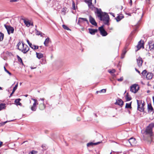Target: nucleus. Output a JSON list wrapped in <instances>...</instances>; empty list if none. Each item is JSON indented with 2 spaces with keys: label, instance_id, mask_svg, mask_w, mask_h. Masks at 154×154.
<instances>
[{
  "label": "nucleus",
  "instance_id": "f257e3e1",
  "mask_svg": "<svg viewBox=\"0 0 154 154\" xmlns=\"http://www.w3.org/2000/svg\"><path fill=\"white\" fill-rule=\"evenodd\" d=\"M97 16L100 18V20L103 21L104 24L109 25V17L108 14L106 13H103L100 9L97 8Z\"/></svg>",
  "mask_w": 154,
  "mask_h": 154
},
{
  "label": "nucleus",
  "instance_id": "f03ea898",
  "mask_svg": "<svg viewBox=\"0 0 154 154\" xmlns=\"http://www.w3.org/2000/svg\"><path fill=\"white\" fill-rule=\"evenodd\" d=\"M17 47L18 49L23 54H26L29 50V47L26 45L23 42L21 43L20 42L17 44Z\"/></svg>",
  "mask_w": 154,
  "mask_h": 154
},
{
  "label": "nucleus",
  "instance_id": "7ed1b4c3",
  "mask_svg": "<svg viewBox=\"0 0 154 154\" xmlns=\"http://www.w3.org/2000/svg\"><path fill=\"white\" fill-rule=\"evenodd\" d=\"M154 127V123H150L146 128L145 131L146 134L149 135V140L148 142L149 143H151L152 140L151 137L152 135V129Z\"/></svg>",
  "mask_w": 154,
  "mask_h": 154
},
{
  "label": "nucleus",
  "instance_id": "20e7f679",
  "mask_svg": "<svg viewBox=\"0 0 154 154\" xmlns=\"http://www.w3.org/2000/svg\"><path fill=\"white\" fill-rule=\"evenodd\" d=\"M139 86L137 84H134L130 87V91L134 93H136L139 90Z\"/></svg>",
  "mask_w": 154,
  "mask_h": 154
},
{
  "label": "nucleus",
  "instance_id": "39448f33",
  "mask_svg": "<svg viewBox=\"0 0 154 154\" xmlns=\"http://www.w3.org/2000/svg\"><path fill=\"white\" fill-rule=\"evenodd\" d=\"M137 102L138 110L141 112H143L144 110V106L145 105L144 102L143 103H142V101H141L140 103L139 102L138 100H137Z\"/></svg>",
  "mask_w": 154,
  "mask_h": 154
},
{
  "label": "nucleus",
  "instance_id": "423d86ee",
  "mask_svg": "<svg viewBox=\"0 0 154 154\" xmlns=\"http://www.w3.org/2000/svg\"><path fill=\"white\" fill-rule=\"evenodd\" d=\"M149 51L151 53L154 54V42L150 41L149 42Z\"/></svg>",
  "mask_w": 154,
  "mask_h": 154
},
{
  "label": "nucleus",
  "instance_id": "0eeeda50",
  "mask_svg": "<svg viewBox=\"0 0 154 154\" xmlns=\"http://www.w3.org/2000/svg\"><path fill=\"white\" fill-rule=\"evenodd\" d=\"M103 26H102L99 28V30L100 31V34L103 36H106L108 34L107 33L103 28Z\"/></svg>",
  "mask_w": 154,
  "mask_h": 154
},
{
  "label": "nucleus",
  "instance_id": "6e6552de",
  "mask_svg": "<svg viewBox=\"0 0 154 154\" xmlns=\"http://www.w3.org/2000/svg\"><path fill=\"white\" fill-rule=\"evenodd\" d=\"M9 35L11 33H13L14 31V29L13 27L10 26L6 25L5 24L4 25Z\"/></svg>",
  "mask_w": 154,
  "mask_h": 154
},
{
  "label": "nucleus",
  "instance_id": "1a4fd4ad",
  "mask_svg": "<svg viewBox=\"0 0 154 154\" xmlns=\"http://www.w3.org/2000/svg\"><path fill=\"white\" fill-rule=\"evenodd\" d=\"M85 2L87 3L88 6L89 8L93 10L94 8V6L92 4V0H85Z\"/></svg>",
  "mask_w": 154,
  "mask_h": 154
},
{
  "label": "nucleus",
  "instance_id": "9d476101",
  "mask_svg": "<svg viewBox=\"0 0 154 154\" xmlns=\"http://www.w3.org/2000/svg\"><path fill=\"white\" fill-rule=\"evenodd\" d=\"M129 44H127L123 50L122 51V53L121 54V58L122 59L124 58L125 55L128 50V46Z\"/></svg>",
  "mask_w": 154,
  "mask_h": 154
},
{
  "label": "nucleus",
  "instance_id": "9b49d317",
  "mask_svg": "<svg viewBox=\"0 0 154 154\" xmlns=\"http://www.w3.org/2000/svg\"><path fill=\"white\" fill-rule=\"evenodd\" d=\"M128 142L132 146H134L136 145L137 141L135 138L131 137L128 140Z\"/></svg>",
  "mask_w": 154,
  "mask_h": 154
},
{
  "label": "nucleus",
  "instance_id": "f8f14e48",
  "mask_svg": "<svg viewBox=\"0 0 154 154\" xmlns=\"http://www.w3.org/2000/svg\"><path fill=\"white\" fill-rule=\"evenodd\" d=\"M89 21L90 23L93 25L94 26H97V23L95 21L94 19L90 15L89 17Z\"/></svg>",
  "mask_w": 154,
  "mask_h": 154
},
{
  "label": "nucleus",
  "instance_id": "ddd939ff",
  "mask_svg": "<svg viewBox=\"0 0 154 154\" xmlns=\"http://www.w3.org/2000/svg\"><path fill=\"white\" fill-rule=\"evenodd\" d=\"M137 65L139 67H140L142 66L143 62L142 58L140 57L137 59Z\"/></svg>",
  "mask_w": 154,
  "mask_h": 154
},
{
  "label": "nucleus",
  "instance_id": "4468645a",
  "mask_svg": "<svg viewBox=\"0 0 154 154\" xmlns=\"http://www.w3.org/2000/svg\"><path fill=\"white\" fill-rule=\"evenodd\" d=\"M89 33L92 35H94L95 34V33L97 32L98 30L97 29H92L89 28L88 29Z\"/></svg>",
  "mask_w": 154,
  "mask_h": 154
},
{
  "label": "nucleus",
  "instance_id": "2eb2a0df",
  "mask_svg": "<svg viewBox=\"0 0 154 154\" xmlns=\"http://www.w3.org/2000/svg\"><path fill=\"white\" fill-rule=\"evenodd\" d=\"M123 101L120 99L117 100L116 102L115 103V104H117L120 106H122L123 105Z\"/></svg>",
  "mask_w": 154,
  "mask_h": 154
},
{
  "label": "nucleus",
  "instance_id": "dca6fc26",
  "mask_svg": "<svg viewBox=\"0 0 154 154\" xmlns=\"http://www.w3.org/2000/svg\"><path fill=\"white\" fill-rule=\"evenodd\" d=\"M147 108L149 112H153L154 109L151 103L148 104Z\"/></svg>",
  "mask_w": 154,
  "mask_h": 154
},
{
  "label": "nucleus",
  "instance_id": "f3484780",
  "mask_svg": "<svg viewBox=\"0 0 154 154\" xmlns=\"http://www.w3.org/2000/svg\"><path fill=\"white\" fill-rule=\"evenodd\" d=\"M101 143L100 142H99L97 143H93L92 142H91L88 143L87 144V146L88 147H90V146H93V145H98Z\"/></svg>",
  "mask_w": 154,
  "mask_h": 154
},
{
  "label": "nucleus",
  "instance_id": "a211bd4d",
  "mask_svg": "<svg viewBox=\"0 0 154 154\" xmlns=\"http://www.w3.org/2000/svg\"><path fill=\"white\" fill-rule=\"evenodd\" d=\"M124 18V16L122 14L118 15L116 18H115L116 21L118 22L120 21L121 20Z\"/></svg>",
  "mask_w": 154,
  "mask_h": 154
},
{
  "label": "nucleus",
  "instance_id": "6ab92c4d",
  "mask_svg": "<svg viewBox=\"0 0 154 154\" xmlns=\"http://www.w3.org/2000/svg\"><path fill=\"white\" fill-rule=\"evenodd\" d=\"M39 109L41 110H43L45 108V106L43 102H42L41 103L39 104Z\"/></svg>",
  "mask_w": 154,
  "mask_h": 154
},
{
  "label": "nucleus",
  "instance_id": "aec40b11",
  "mask_svg": "<svg viewBox=\"0 0 154 154\" xmlns=\"http://www.w3.org/2000/svg\"><path fill=\"white\" fill-rule=\"evenodd\" d=\"M137 47L138 48V50H139L142 47L143 48V43H141V41H140L138 42V44L137 45Z\"/></svg>",
  "mask_w": 154,
  "mask_h": 154
},
{
  "label": "nucleus",
  "instance_id": "412c9836",
  "mask_svg": "<svg viewBox=\"0 0 154 154\" xmlns=\"http://www.w3.org/2000/svg\"><path fill=\"white\" fill-rule=\"evenodd\" d=\"M152 74L151 73L148 72L147 73L146 78L147 79H152Z\"/></svg>",
  "mask_w": 154,
  "mask_h": 154
},
{
  "label": "nucleus",
  "instance_id": "4be33fe9",
  "mask_svg": "<svg viewBox=\"0 0 154 154\" xmlns=\"http://www.w3.org/2000/svg\"><path fill=\"white\" fill-rule=\"evenodd\" d=\"M49 41H50V38L49 37L47 38H46L45 39V40L44 43V44L45 46L47 47L48 46V43H49Z\"/></svg>",
  "mask_w": 154,
  "mask_h": 154
},
{
  "label": "nucleus",
  "instance_id": "5701e85b",
  "mask_svg": "<svg viewBox=\"0 0 154 154\" xmlns=\"http://www.w3.org/2000/svg\"><path fill=\"white\" fill-rule=\"evenodd\" d=\"M36 55L37 57L39 59H40L43 57V54L41 53L36 52Z\"/></svg>",
  "mask_w": 154,
  "mask_h": 154
},
{
  "label": "nucleus",
  "instance_id": "b1692460",
  "mask_svg": "<svg viewBox=\"0 0 154 154\" xmlns=\"http://www.w3.org/2000/svg\"><path fill=\"white\" fill-rule=\"evenodd\" d=\"M16 119H12L11 120H9L7 121H6L4 122H1L0 123V124L1 125H5L7 122L13 121Z\"/></svg>",
  "mask_w": 154,
  "mask_h": 154
},
{
  "label": "nucleus",
  "instance_id": "393cba45",
  "mask_svg": "<svg viewBox=\"0 0 154 154\" xmlns=\"http://www.w3.org/2000/svg\"><path fill=\"white\" fill-rule=\"evenodd\" d=\"M36 105L35 104V103H33L32 106L31 108V109L32 111H35L36 110L37 108Z\"/></svg>",
  "mask_w": 154,
  "mask_h": 154
},
{
  "label": "nucleus",
  "instance_id": "a878e982",
  "mask_svg": "<svg viewBox=\"0 0 154 154\" xmlns=\"http://www.w3.org/2000/svg\"><path fill=\"white\" fill-rule=\"evenodd\" d=\"M23 20L24 23L26 26H27V27H29V26H30V23L29 22V21H26L25 19H23Z\"/></svg>",
  "mask_w": 154,
  "mask_h": 154
},
{
  "label": "nucleus",
  "instance_id": "bb28decb",
  "mask_svg": "<svg viewBox=\"0 0 154 154\" xmlns=\"http://www.w3.org/2000/svg\"><path fill=\"white\" fill-rule=\"evenodd\" d=\"M125 97L127 101H129L131 99V97L129 96L128 93H127Z\"/></svg>",
  "mask_w": 154,
  "mask_h": 154
},
{
  "label": "nucleus",
  "instance_id": "cd10ccee",
  "mask_svg": "<svg viewBox=\"0 0 154 154\" xmlns=\"http://www.w3.org/2000/svg\"><path fill=\"white\" fill-rule=\"evenodd\" d=\"M5 104L4 103H2L0 104V110L2 109H5Z\"/></svg>",
  "mask_w": 154,
  "mask_h": 154
},
{
  "label": "nucleus",
  "instance_id": "c85d7f7f",
  "mask_svg": "<svg viewBox=\"0 0 154 154\" xmlns=\"http://www.w3.org/2000/svg\"><path fill=\"white\" fill-rule=\"evenodd\" d=\"M67 8L66 7H64L62 10V13L63 15H65L66 13Z\"/></svg>",
  "mask_w": 154,
  "mask_h": 154
},
{
  "label": "nucleus",
  "instance_id": "c756f323",
  "mask_svg": "<svg viewBox=\"0 0 154 154\" xmlns=\"http://www.w3.org/2000/svg\"><path fill=\"white\" fill-rule=\"evenodd\" d=\"M20 99H16L15 100V102L16 103L17 105H20L21 103L20 102Z\"/></svg>",
  "mask_w": 154,
  "mask_h": 154
},
{
  "label": "nucleus",
  "instance_id": "7c9ffc66",
  "mask_svg": "<svg viewBox=\"0 0 154 154\" xmlns=\"http://www.w3.org/2000/svg\"><path fill=\"white\" fill-rule=\"evenodd\" d=\"M31 48L34 50L37 49L38 48V46L34 45H32Z\"/></svg>",
  "mask_w": 154,
  "mask_h": 154
},
{
  "label": "nucleus",
  "instance_id": "2f4dec72",
  "mask_svg": "<svg viewBox=\"0 0 154 154\" xmlns=\"http://www.w3.org/2000/svg\"><path fill=\"white\" fill-rule=\"evenodd\" d=\"M4 37V34L2 32H0V41H1L3 40Z\"/></svg>",
  "mask_w": 154,
  "mask_h": 154
},
{
  "label": "nucleus",
  "instance_id": "473e14b6",
  "mask_svg": "<svg viewBox=\"0 0 154 154\" xmlns=\"http://www.w3.org/2000/svg\"><path fill=\"white\" fill-rule=\"evenodd\" d=\"M106 89H103L100 91H97L96 92V93L97 94H98V93H101V92H103V93H104L106 92Z\"/></svg>",
  "mask_w": 154,
  "mask_h": 154
},
{
  "label": "nucleus",
  "instance_id": "72a5a7b5",
  "mask_svg": "<svg viewBox=\"0 0 154 154\" xmlns=\"http://www.w3.org/2000/svg\"><path fill=\"white\" fill-rule=\"evenodd\" d=\"M125 108H131V103H126V104Z\"/></svg>",
  "mask_w": 154,
  "mask_h": 154
},
{
  "label": "nucleus",
  "instance_id": "f704fd0d",
  "mask_svg": "<svg viewBox=\"0 0 154 154\" xmlns=\"http://www.w3.org/2000/svg\"><path fill=\"white\" fill-rule=\"evenodd\" d=\"M62 27L64 29L69 30H71L70 29H69L66 25H62Z\"/></svg>",
  "mask_w": 154,
  "mask_h": 154
},
{
  "label": "nucleus",
  "instance_id": "c9c22d12",
  "mask_svg": "<svg viewBox=\"0 0 154 154\" xmlns=\"http://www.w3.org/2000/svg\"><path fill=\"white\" fill-rule=\"evenodd\" d=\"M79 19H80V20H83V21H86L87 22V23L88 24L89 23V22H88V20H87V19L86 18H81V17H79Z\"/></svg>",
  "mask_w": 154,
  "mask_h": 154
},
{
  "label": "nucleus",
  "instance_id": "e433bc0d",
  "mask_svg": "<svg viewBox=\"0 0 154 154\" xmlns=\"http://www.w3.org/2000/svg\"><path fill=\"white\" fill-rule=\"evenodd\" d=\"M147 72V71L146 70H144L142 71L141 74L143 76H145Z\"/></svg>",
  "mask_w": 154,
  "mask_h": 154
},
{
  "label": "nucleus",
  "instance_id": "4c0bfd02",
  "mask_svg": "<svg viewBox=\"0 0 154 154\" xmlns=\"http://www.w3.org/2000/svg\"><path fill=\"white\" fill-rule=\"evenodd\" d=\"M17 58L18 59V61L19 62H20L21 63H22L23 64V63L22 59L18 55L17 56Z\"/></svg>",
  "mask_w": 154,
  "mask_h": 154
},
{
  "label": "nucleus",
  "instance_id": "58836bf2",
  "mask_svg": "<svg viewBox=\"0 0 154 154\" xmlns=\"http://www.w3.org/2000/svg\"><path fill=\"white\" fill-rule=\"evenodd\" d=\"M18 84L17 83L13 89V92H15V90L17 89L18 87Z\"/></svg>",
  "mask_w": 154,
  "mask_h": 154
},
{
  "label": "nucleus",
  "instance_id": "ea45409f",
  "mask_svg": "<svg viewBox=\"0 0 154 154\" xmlns=\"http://www.w3.org/2000/svg\"><path fill=\"white\" fill-rule=\"evenodd\" d=\"M72 9L74 10H75L76 8L75 6V3L74 2H72Z\"/></svg>",
  "mask_w": 154,
  "mask_h": 154
},
{
  "label": "nucleus",
  "instance_id": "a19ab883",
  "mask_svg": "<svg viewBox=\"0 0 154 154\" xmlns=\"http://www.w3.org/2000/svg\"><path fill=\"white\" fill-rule=\"evenodd\" d=\"M4 69L5 71L6 72L8 73L10 75H11V73L8 70L5 66L4 67Z\"/></svg>",
  "mask_w": 154,
  "mask_h": 154
},
{
  "label": "nucleus",
  "instance_id": "79ce46f5",
  "mask_svg": "<svg viewBox=\"0 0 154 154\" xmlns=\"http://www.w3.org/2000/svg\"><path fill=\"white\" fill-rule=\"evenodd\" d=\"M116 72V70L115 69H113L112 70H109V72L110 73H114Z\"/></svg>",
  "mask_w": 154,
  "mask_h": 154
},
{
  "label": "nucleus",
  "instance_id": "37998d69",
  "mask_svg": "<svg viewBox=\"0 0 154 154\" xmlns=\"http://www.w3.org/2000/svg\"><path fill=\"white\" fill-rule=\"evenodd\" d=\"M123 80V77H121L120 79H117V80L119 82H122Z\"/></svg>",
  "mask_w": 154,
  "mask_h": 154
},
{
  "label": "nucleus",
  "instance_id": "c03bdc74",
  "mask_svg": "<svg viewBox=\"0 0 154 154\" xmlns=\"http://www.w3.org/2000/svg\"><path fill=\"white\" fill-rule=\"evenodd\" d=\"M76 119L77 121H79L81 120L82 118L80 116H79L77 117Z\"/></svg>",
  "mask_w": 154,
  "mask_h": 154
},
{
  "label": "nucleus",
  "instance_id": "a18cd8bd",
  "mask_svg": "<svg viewBox=\"0 0 154 154\" xmlns=\"http://www.w3.org/2000/svg\"><path fill=\"white\" fill-rule=\"evenodd\" d=\"M27 43H28V45H29V46L31 47V46L32 45V43H31L29 41V40H27Z\"/></svg>",
  "mask_w": 154,
  "mask_h": 154
},
{
  "label": "nucleus",
  "instance_id": "49530a36",
  "mask_svg": "<svg viewBox=\"0 0 154 154\" xmlns=\"http://www.w3.org/2000/svg\"><path fill=\"white\" fill-rule=\"evenodd\" d=\"M32 100L34 101V103H35V104H38V103H37V100H36L35 99H33Z\"/></svg>",
  "mask_w": 154,
  "mask_h": 154
},
{
  "label": "nucleus",
  "instance_id": "de8ad7c7",
  "mask_svg": "<svg viewBox=\"0 0 154 154\" xmlns=\"http://www.w3.org/2000/svg\"><path fill=\"white\" fill-rule=\"evenodd\" d=\"M82 22V20H81L79 19V18L78 20V22L77 23L78 24L80 25V23Z\"/></svg>",
  "mask_w": 154,
  "mask_h": 154
},
{
  "label": "nucleus",
  "instance_id": "09e8293b",
  "mask_svg": "<svg viewBox=\"0 0 154 154\" xmlns=\"http://www.w3.org/2000/svg\"><path fill=\"white\" fill-rule=\"evenodd\" d=\"M41 34H42V33H41L40 32L37 30V32H36V35H41Z\"/></svg>",
  "mask_w": 154,
  "mask_h": 154
},
{
  "label": "nucleus",
  "instance_id": "8fccbe9b",
  "mask_svg": "<svg viewBox=\"0 0 154 154\" xmlns=\"http://www.w3.org/2000/svg\"><path fill=\"white\" fill-rule=\"evenodd\" d=\"M18 0H11L10 1V2H16L18 1Z\"/></svg>",
  "mask_w": 154,
  "mask_h": 154
},
{
  "label": "nucleus",
  "instance_id": "3c124183",
  "mask_svg": "<svg viewBox=\"0 0 154 154\" xmlns=\"http://www.w3.org/2000/svg\"><path fill=\"white\" fill-rule=\"evenodd\" d=\"M109 14H111V15H112L113 17H115V14L114 13H112V12H110L109 13Z\"/></svg>",
  "mask_w": 154,
  "mask_h": 154
},
{
  "label": "nucleus",
  "instance_id": "603ef678",
  "mask_svg": "<svg viewBox=\"0 0 154 154\" xmlns=\"http://www.w3.org/2000/svg\"><path fill=\"white\" fill-rule=\"evenodd\" d=\"M135 70L137 72L140 74V72L139 71L138 69H137L136 68H135Z\"/></svg>",
  "mask_w": 154,
  "mask_h": 154
},
{
  "label": "nucleus",
  "instance_id": "864d4df0",
  "mask_svg": "<svg viewBox=\"0 0 154 154\" xmlns=\"http://www.w3.org/2000/svg\"><path fill=\"white\" fill-rule=\"evenodd\" d=\"M40 100H42V102H44V101L45 100V99L44 98H40Z\"/></svg>",
  "mask_w": 154,
  "mask_h": 154
},
{
  "label": "nucleus",
  "instance_id": "5fc2aeb1",
  "mask_svg": "<svg viewBox=\"0 0 154 154\" xmlns=\"http://www.w3.org/2000/svg\"><path fill=\"white\" fill-rule=\"evenodd\" d=\"M3 143V142L1 141L0 142V147H1Z\"/></svg>",
  "mask_w": 154,
  "mask_h": 154
},
{
  "label": "nucleus",
  "instance_id": "6e6d98bb",
  "mask_svg": "<svg viewBox=\"0 0 154 154\" xmlns=\"http://www.w3.org/2000/svg\"><path fill=\"white\" fill-rule=\"evenodd\" d=\"M14 92H13V91H12V92L10 94V96H11L14 93Z\"/></svg>",
  "mask_w": 154,
  "mask_h": 154
},
{
  "label": "nucleus",
  "instance_id": "4d7b16f0",
  "mask_svg": "<svg viewBox=\"0 0 154 154\" xmlns=\"http://www.w3.org/2000/svg\"><path fill=\"white\" fill-rule=\"evenodd\" d=\"M29 154H33V151L31 152H30Z\"/></svg>",
  "mask_w": 154,
  "mask_h": 154
},
{
  "label": "nucleus",
  "instance_id": "13d9d810",
  "mask_svg": "<svg viewBox=\"0 0 154 154\" xmlns=\"http://www.w3.org/2000/svg\"><path fill=\"white\" fill-rule=\"evenodd\" d=\"M127 14L130 16H131V14L130 13H128V14Z\"/></svg>",
  "mask_w": 154,
  "mask_h": 154
},
{
  "label": "nucleus",
  "instance_id": "bf43d9fd",
  "mask_svg": "<svg viewBox=\"0 0 154 154\" xmlns=\"http://www.w3.org/2000/svg\"><path fill=\"white\" fill-rule=\"evenodd\" d=\"M152 99L153 100V102L154 103V96L152 97Z\"/></svg>",
  "mask_w": 154,
  "mask_h": 154
},
{
  "label": "nucleus",
  "instance_id": "052dcab7",
  "mask_svg": "<svg viewBox=\"0 0 154 154\" xmlns=\"http://www.w3.org/2000/svg\"><path fill=\"white\" fill-rule=\"evenodd\" d=\"M132 0H130V3H131V5L132 4Z\"/></svg>",
  "mask_w": 154,
  "mask_h": 154
},
{
  "label": "nucleus",
  "instance_id": "680f3d73",
  "mask_svg": "<svg viewBox=\"0 0 154 154\" xmlns=\"http://www.w3.org/2000/svg\"><path fill=\"white\" fill-rule=\"evenodd\" d=\"M25 96L26 97H27L28 96V95L27 94H26L25 95Z\"/></svg>",
  "mask_w": 154,
  "mask_h": 154
},
{
  "label": "nucleus",
  "instance_id": "e2e57ef3",
  "mask_svg": "<svg viewBox=\"0 0 154 154\" xmlns=\"http://www.w3.org/2000/svg\"><path fill=\"white\" fill-rule=\"evenodd\" d=\"M44 147H45V146L44 145H42V148H44Z\"/></svg>",
  "mask_w": 154,
  "mask_h": 154
},
{
  "label": "nucleus",
  "instance_id": "0e129e2a",
  "mask_svg": "<svg viewBox=\"0 0 154 154\" xmlns=\"http://www.w3.org/2000/svg\"><path fill=\"white\" fill-rule=\"evenodd\" d=\"M53 55H52L51 56V59H52V58H53Z\"/></svg>",
  "mask_w": 154,
  "mask_h": 154
},
{
  "label": "nucleus",
  "instance_id": "69168bd1",
  "mask_svg": "<svg viewBox=\"0 0 154 154\" xmlns=\"http://www.w3.org/2000/svg\"><path fill=\"white\" fill-rule=\"evenodd\" d=\"M29 77H32V75H29Z\"/></svg>",
  "mask_w": 154,
  "mask_h": 154
},
{
  "label": "nucleus",
  "instance_id": "338daca9",
  "mask_svg": "<svg viewBox=\"0 0 154 154\" xmlns=\"http://www.w3.org/2000/svg\"><path fill=\"white\" fill-rule=\"evenodd\" d=\"M0 90H2V88H1V87H0Z\"/></svg>",
  "mask_w": 154,
  "mask_h": 154
},
{
  "label": "nucleus",
  "instance_id": "774afa93",
  "mask_svg": "<svg viewBox=\"0 0 154 154\" xmlns=\"http://www.w3.org/2000/svg\"><path fill=\"white\" fill-rule=\"evenodd\" d=\"M0 90H2V88H1V87H0Z\"/></svg>",
  "mask_w": 154,
  "mask_h": 154
}]
</instances>
